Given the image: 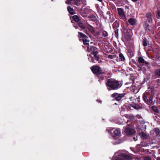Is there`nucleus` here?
Listing matches in <instances>:
<instances>
[{"instance_id": "f257e3e1", "label": "nucleus", "mask_w": 160, "mask_h": 160, "mask_svg": "<svg viewBox=\"0 0 160 160\" xmlns=\"http://www.w3.org/2000/svg\"><path fill=\"white\" fill-rule=\"evenodd\" d=\"M106 85L109 91L118 89L122 85L118 80L112 78L107 80Z\"/></svg>"}, {"instance_id": "f03ea898", "label": "nucleus", "mask_w": 160, "mask_h": 160, "mask_svg": "<svg viewBox=\"0 0 160 160\" xmlns=\"http://www.w3.org/2000/svg\"><path fill=\"white\" fill-rule=\"evenodd\" d=\"M145 16L146 19H145L143 23V27L146 31L148 33H150L151 30L149 24L152 23L153 16L151 12H149L146 13Z\"/></svg>"}, {"instance_id": "7ed1b4c3", "label": "nucleus", "mask_w": 160, "mask_h": 160, "mask_svg": "<svg viewBox=\"0 0 160 160\" xmlns=\"http://www.w3.org/2000/svg\"><path fill=\"white\" fill-rule=\"evenodd\" d=\"M153 98V94L152 92H146L142 95V99L145 103L148 105L152 104Z\"/></svg>"}, {"instance_id": "20e7f679", "label": "nucleus", "mask_w": 160, "mask_h": 160, "mask_svg": "<svg viewBox=\"0 0 160 160\" xmlns=\"http://www.w3.org/2000/svg\"><path fill=\"white\" fill-rule=\"evenodd\" d=\"M92 71L96 76L98 75L99 74H105V73L101 69V67L97 65H94L90 68Z\"/></svg>"}, {"instance_id": "39448f33", "label": "nucleus", "mask_w": 160, "mask_h": 160, "mask_svg": "<svg viewBox=\"0 0 160 160\" xmlns=\"http://www.w3.org/2000/svg\"><path fill=\"white\" fill-rule=\"evenodd\" d=\"M126 94L125 93H119L115 92L111 95V97L113 98V100L119 102L123 100V98L125 97Z\"/></svg>"}, {"instance_id": "423d86ee", "label": "nucleus", "mask_w": 160, "mask_h": 160, "mask_svg": "<svg viewBox=\"0 0 160 160\" xmlns=\"http://www.w3.org/2000/svg\"><path fill=\"white\" fill-rule=\"evenodd\" d=\"M137 60L140 66L142 67L145 66L148 69L150 68L149 63L145 61L142 57H138L137 58Z\"/></svg>"}, {"instance_id": "0eeeda50", "label": "nucleus", "mask_w": 160, "mask_h": 160, "mask_svg": "<svg viewBox=\"0 0 160 160\" xmlns=\"http://www.w3.org/2000/svg\"><path fill=\"white\" fill-rule=\"evenodd\" d=\"M78 37H79V40L82 41L84 45H88V42L89 41L88 39V38L83 33L78 32Z\"/></svg>"}, {"instance_id": "6e6552de", "label": "nucleus", "mask_w": 160, "mask_h": 160, "mask_svg": "<svg viewBox=\"0 0 160 160\" xmlns=\"http://www.w3.org/2000/svg\"><path fill=\"white\" fill-rule=\"evenodd\" d=\"M124 128V132L126 134L128 135L133 134L136 132L135 130L129 127V124L127 125V126L123 128Z\"/></svg>"}, {"instance_id": "1a4fd4ad", "label": "nucleus", "mask_w": 160, "mask_h": 160, "mask_svg": "<svg viewBox=\"0 0 160 160\" xmlns=\"http://www.w3.org/2000/svg\"><path fill=\"white\" fill-rule=\"evenodd\" d=\"M130 158V156L124 153H121L117 158L115 160H127Z\"/></svg>"}, {"instance_id": "9d476101", "label": "nucleus", "mask_w": 160, "mask_h": 160, "mask_svg": "<svg viewBox=\"0 0 160 160\" xmlns=\"http://www.w3.org/2000/svg\"><path fill=\"white\" fill-rule=\"evenodd\" d=\"M89 61L92 63H95L97 61L98 63H100L101 61L99 60V57H94L92 56H90L88 58Z\"/></svg>"}, {"instance_id": "9b49d317", "label": "nucleus", "mask_w": 160, "mask_h": 160, "mask_svg": "<svg viewBox=\"0 0 160 160\" xmlns=\"http://www.w3.org/2000/svg\"><path fill=\"white\" fill-rule=\"evenodd\" d=\"M129 104L130 106L136 110L141 109L142 108V107L140 106L138 104L133 102H131Z\"/></svg>"}, {"instance_id": "f8f14e48", "label": "nucleus", "mask_w": 160, "mask_h": 160, "mask_svg": "<svg viewBox=\"0 0 160 160\" xmlns=\"http://www.w3.org/2000/svg\"><path fill=\"white\" fill-rule=\"evenodd\" d=\"M87 50L89 52H93V51H97L98 48L95 46H90L88 44L87 46Z\"/></svg>"}, {"instance_id": "ddd939ff", "label": "nucleus", "mask_w": 160, "mask_h": 160, "mask_svg": "<svg viewBox=\"0 0 160 160\" xmlns=\"http://www.w3.org/2000/svg\"><path fill=\"white\" fill-rule=\"evenodd\" d=\"M148 38V37L147 38L143 36L142 37V44L144 47L147 46L149 42L147 38Z\"/></svg>"}, {"instance_id": "4468645a", "label": "nucleus", "mask_w": 160, "mask_h": 160, "mask_svg": "<svg viewBox=\"0 0 160 160\" xmlns=\"http://www.w3.org/2000/svg\"><path fill=\"white\" fill-rule=\"evenodd\" d=\"M118 15L122 18H125V15L124 13V11L121 8H118Z\"/></svg>"}, {"instance_id": "2eb2a0df", "label": "nucleus", "mask_w": 160, "mask_h": 160, "mask_svg": "<svg viewBox=\"0 0 160 160\" xmlns=\"http://www.w3.org/2000/svg\"><path fill=\"white\" fill-rule=\"evenodd\" d=\"M77 24L82 30H84L86 28L85 24L82 21H80L77 23Z\"/></svg>"}, {"instance_id": "dca6fc26", "label": "nucleus", "mask_w": 160, "mask_h": 160, "mask_svg": "<svg viewBox=\"0 0 160 160\" xmlns=\"http://www.w3.org/2000/svg\"><path fill=\"white\" fill-rule=\"evenodd\" d=\"M128 22L132 26H134L137 24V20L134 18H131L128 19Z\"/></svg>"}, {"instance_id": "f3484780", "label": "nucleus", "mask_w": 160, "mask_h": 160, "mask_svg": "<svg viewBox=\"0 0 160 160\" xmlns=\"http://www.w3.org/2000/svg\"><path fill=\"white\" fill-rule=\"evenodd\" d=\"M104 51L106 52H111L112 51L111 47L109 45H106L104 46Z\"/></svg>"}, {"instance_id": "a211bd4d", "label": "nucleus", "mask_w": 160, "mask_h": 160, "mask_svg": "<svg viewBox=\"0 0 160 160\" xmlns=\"http://www.w3.org/2000/svg\"><path fill=\"white\" fill-rule=\"evenodd\" d=\"M104 74H99L98 75L96 76L98 78V81L100 82H101L104 80L105 78Z\"/></svg>"}, {"instance_id": "6ab92c4d", "label": "nucleus", "mask_w": 160, "mask_h": 160, "mask_svg": "<svg viewBox=\"0 0 160 160\" xmlns=\"http://www.w3.org/2000/svg\"><path fill=\"white\" fill-rule=\"evenodd\" d=\"M142 139H148L149 137L148 136L146 133H144L143 132H142L139 135Z\"/></svg>"}, {"instance_id": "aec40b11", "label": "nucleus", "mask_w": 160, "mask_h": 160, "mask_svg": "<svg viewBox=\"0 0 160 160\" xmlns=\"http://www.w3.org/2000/svg\"><path fill=\"white\" fill-rule=\"evenodd\" d=\"M74 4L77 6H78L79 8L81 7L82 8L81 6V0H74Z\"/></svg>"}, {"instance_id": "412c9836", "label": "nucleus", "mask_w": 160, "mask_h": 160, "mask_svg": "<svg viewBox=\"0 0 160 160\" xmlns=\"http://www.w3.org/2000/svg\"><path fill=\"white\" fill-rule=\"evenodd\" d=\"M72 20H73L75 22L78 23L80 21L79 17L77 15H74L72 17Z\"/></svg>"}, {"instance_id": "4be33fe9", "label": "nucleus", "mask_w": 160, "mask_h": 160, "mask_svg": "<svg viewBox=\"0 0 160 160\" xmlns=\"http://www.w3.org/2000/svg\"><path fill=\"white\" fill-rule=\"evenodd\" d=\"M67 9L69 13L71 15H73L75 13V12L72 8L70 6H68L67 7Z\"/></svg>"}, {"instance_id": "5701e85b", "label": "nucleus", "mask_w": 160, "mask_h": 160, "mask_svg": "<svg viewBox=\"0 0 160 160\" xmlns=\"http://www.w3.org/2000/svg\"><path fill=\"white\" fill-rule=\"evenodd\" d=\"M119 26V22L117 21L114 22L113 24L112 27L114 29H118V28Z\"/></svg>"}, {"instance_id": "b1692460", "label": "nucleus", "mask_w": 160, "mask_h": 160, "mask_svg": "<svg viewBox=\"0 0 160 160\" xmlns=\"http://www.w3.org/2000/svg\"><path fill=\"white\" fill-rule=\"evenodd\" d=\"M98 53V50L96 51H93V52H91L90 53V55L94 57H99L97 55V54Z\"/></svg>"}, {"instance_id": "393cba45", "label": "nucleus", "mask_w": 160, "mask_h": 160, "mask_svg": "<svg viewBox=\"0 0 160 160\" xmlns=\"http://www.w3.org/2000/svg\"><path fill=\"white\" fill-rule=\"evenodd\" d=\"M124 37L126 40L128 41L130 39L131 35L128 32H127L125 33L124 35Z\"/></svg>"}, {"instance_id": "a878e982", "label": "nucleus", "mask_w": 160, "mask_h": 160, "mask_svg": "<svg viewBox=\"0 0 160 160\" xmlns=\"http://www.w3.org/2000/svg\"><path fill=\"white\" fill-rule=\"evenodd\" d=\"M151 108L155 112L157 113H158L159 112V110L158 109L157 107L155 105L152 106L151 107Z\"/></svg>"}, {"instance_id": "bb28decb", "label": "nucleus", "mask_w": 160, "mask_h": 160, "mask_svg": "<svg viewBox=\"0 0 160 160\" xmlns=\"http://www.w3.org/2000/svg\"><path fill=\"white\" fill-rule=\"evenodd\" d=\"M87 29L92 33L94 31L93 27L91 25H88L87 27Z\"/></svg>"}, {"instance_id": "cd10ccee", "label": "nucleus", "mask_w": 160, "mask_h": 160, "mask_svg": "<svg viewBox=\"0 0 160 160\" xmlns=\"http://www.w3.org/2000/svg\"><path fill=\"white\" fill-rule=\"evenodd\" d=\"M113 133L115 136H119L120 134V131L118 129H115L113 131Z\"/></svg>"}, {"instance_id": "c85d7f7f", "label": "nucleus", "mask_w": 160, "mask_h": 160, "mask_svg": "<svg viewBox=\"0 0 160 160\" xmlns=\"http://www.w3.org/2000/svg\"><path fill=\"white\" fill-rule=\"evenodd\" d=\"M119 59L121 61H124L125 59V58L123 55L121 53L119 54Z\"/></svg>"}, {"instance_id": "c756f323", "label": "nucleus", "mask_w": 160, "mask_h": 160, "mask_svg": "<svg viewBox=\"0 0 160 160\" xmlns=\"http://www.w3.org/2000/svg\"><path fill=\"white\" fill-rule=\"evenodd\" d=\"M137 132L138 133V135H139L140 133V132H143V130H142L141 127L140 126H137Z\"/></svg>"}, {"instance_id": "7c9ffc66", "label": "nucleus", "mask_w": 160, "mask_h": 160, "mask_svg": "<svg viewBox=\"0 0 160 160\" xmlns=\"http://www.w3.org/2000/svg\"><path fill=\"white\" fill-rule=\"evenodd\" d=\"M154 132L157 136H160V130L158 128H156L154 129Z\"/></svg>"}, {"instance_id": "2f4dec72", "label": "nucleus", "mask_w": 160, "mask_h": 160, "mask_svg": "<svg viewBox=\"0 0 160 160\" xmlns=\"http://www.w3.org/2000/svg\"><path fill=\"white\" fill-rule=\"evenodd\" d=\"M118 31L119 30L118 29H115L114 31L115 36L117 38H118Z\"/></svg>"}, {"instance_id": "473e14b6", "label": "nucleus", "mask_w": 160, "mask_h": 160, "mask_svg": "<svg viewBox=\"0 0 160 160\" xmlns=\"http://www.w3.org/2000/svg\"><path fill=\"white\" fill-rule=\"evenodd\" d=\"M156 16L157 19H160V10H158L156 13Z\"/></svg>"}, {"instance_id": "72a5a7b5", "label": "nucleus", "mask_w": 160, "mask_h": 160, "mask_svg": "<svg viewBox=\"0 0 160 160\" xmlns=\"http://www.w3.org/2000/svg\"><path fill=\"white\" fill-rule=\"evenodd\" d=\"M155 74L157 76L160 77V69H158L156 70Z\"/></svg>"}, {"instance_id": "f704fd0d", "label": "nucleus", "mask_w": 160, "mask_h": 160, "mask_svg": "<svg viewBox=\"0 0 160 160\" xmlns=\"http://www.w3.org/2000/svg\"><path fill=\"white\" fill-rule=\"evenodd\" d=\"M102 36L105 37H107L108 36V33L107 32L105 31H104L102 32Z\"/></svg>"}, {"instance_id": "c9c22d12", "label": "nucleus", "mask_w": 160, "mask_h": 160, "mask_svg": "<svg viewBox=\"0 0 160 160\" xmlns=\"http://www.w3.org/2000/svg\"><path fill=\"white\" fill-rule=\"evenodd\" d=\"M108 57L109 58L113 59V58H115L116 57V55H109L108 56Z\"/></svg>"}, {"instance_id": "e433bc0d", "label": "nucleus", "mask_w": 160, "mask_h": 160, "mask_svg": "<svg viewBox=\"0 0 160 160\" xmlns=\"http://www.w3.org/2000/svg\"><path fill=\"white\" fill-rule=\"evenodd\" d=\"M128 119L132 121H133L134 120V117L133 116L130 115L128 117Z\"/></svg>"}, {"instance_id": "4c0bfd02", "label": "nucleus", "mask_w": 160, "mask_h": 160, "mask_svg": "<svg viewBox=\"0 0 160 160\" xmlns=\"http://www.w3.org/2000/svg\"><path fill=\"white\" fill-rule=\"evenodd\" d=\"M151 158L149 156H147L144 158V160H151Z\"/></svg>"}, {"instance_id": "58836bf2", "label": "nucleus", "mask_w": 160, "mask_h": 160, "mask_svg": "<svg viewBox=\"0 0 160 160\" xmlns=\"http://www.w3.org/2000/svg\"><path fill=\"white\" fill-rule=\"evenodd\" d=\"M84 30V32L87 34L88 35V36H90V33H89L88 32V30H87V29H84V30Z\"/></svg>"}, {"instance_id": "ea45409f", "label": "nucleus", "mask_w": 160, "mask_h": 160, "mask_svg": "<svg viewBox=\"0 0 160 160\" xmlns=\"http://www.w3.org/2000/svg\"><path fill=\"white\" fill-rule=\"evenodd\" d=\"M111 13L109 11H108L107 12V14L108 15V18L110 19H111Z\"/></svg>"}, {"instance_id": "a19ab883", "label": "nucleus", "mask_w": 160, "mask_h": 160, "mask_svg": "<svg viewBox=\"0 0 160 160\" xmlns=\"http://www.w3.org/2000/svg\"><path fill=\"white\" fill-rule=\"evenodd\" d=\"M113 45L116 48H117L118 46L115 41H113Z\"/></svg>"}, {"instance_id": "79ce46f5", "label": "nucleus", "mask_w": 160, "mask_h": 160, "mask_svg": "<svg viewBox=\"0 0 160 160\" xmlns=\"http://www.w3.org/2000/svg\"><path fill=\"white\" fill-rule=\"evenodd\" d=\"M134 77L133 76H130V77L129 79L132 82L133 81Z\"/></svg>"}, {"instance_id": "37998d69", "label": "nucleus", "mask_w": 160, "mask_h": 160, "mask_svg": "<svg viewBox=\"0 0 160 160\" xmlns=\"http://www.w3.org/2000/svg\"><path fill=\"white\" fill-rule=\"evenodd\" d=\"M129 99L131 101H133V100H134V98L133 97H129Z\"/></svg>"}, {"instance_id": "c03bdc74", "label": "nucleus", "mask_w": 160, "mask_h": 160, "mask_svg": "<svg viewBox=\"0 0 160 160\" xmlns=\"http://www.w3.org/2000/svg\"><path fill=\"white\" fill-rule=\"evenodd\" d=\"M133 139L135 141H136L138 140L137 136L136 137H134L133 138Z\"/></svg>"}, {"instance_id": "a18cd8bd", "label": "nucleus", "mask_w": 160, "mask_h": 160, "mask_svg": "<svg viewBox=\"0 0 160 160\" xmlns=\"http://www.w3.org/2000/svg\"><path fill=\"white\" fill-rule=\"evenodd\" d=\"M130 116V115H128V114H126L125 115V117L127 118H128L129 116Z\"/></svg>"}, {"instance_id": "49530a36", "label": "nucleus", "mask_w": 160, "mask_h": 160, "mask_svg": "<svg viewBox=\"0 0 160 160\" xmlns=\"http://www.w3.org/2000/svg\"><path fill=\"white\" fill-rule=\"evenodd\" d=\"M97 101L98 102H99V103H102V101L99 100H97Z\"/></svg>"}, {"instance_id": "de8ad7c7", "label": "nucleus", "mask_w": 160, "mask_h": 160, "mask_svg": "<svg viewBox=\"0 0 160 160\" xmlns=\"http://www.w3.org/2000/svg\"><path fill=\"white\" fill-rule=\"evenodd\" d=\"M157 160H160V157H158L156 158Z\"/></svg>"}, {"instance_id": "09e8293b", "label": "nucleus", "mask_w": 160, "mask_h": 160, "mask_svg": "<svg viewBox=\"0 0 160 160\" xmlns=\"http://www.w3.org/2000/svg\"><path fill=\"white\" fill-rule=\"evenodd\" d=\"M136 65H137V66L138 67H139V66H138V65L136 62H133Z\"/></svg>"}, {"instance_id": "8fccbe9b", "label": "nucleus", "mask_w": 160, "mask_h": 160, "mask_svg": "<svg viewBox=\"0 0 160 160\" xmlns=\"http://www.w3.org/2000/svg\"><path fill=\"white\" fill-rule=\"evenodd\" d=\"M133 2H136L138 1V0H132Z\"/></svg>"}, {"instance_id": "3c124183", "label": "nucleus", "mask_w": 160, "mask_h": 160, "mask_svg": "<svg viewBox=\"0 0 160 160\" xmlns=\"http://www.w3.org/2000/svg\"><path fill=\"white\" fill-rule=\"evenodd\" d=\"M130 107L129 106H128V109H130Z\"/></svg>"}, {"instance_id": "603ef678", "label": "nucleus", "mask_w": 160, "mask_h": 160, "mask_svg": "<svg viewBox=\"0 0 160 160\" xmlns=\"http://www.w3.org/2000/svg\"><path fill=\"white\" fill-rule=\"evenodd\" d=\"M105 18L107 19V17H105Z\"/></svg>"}, {"instance_id": "864d4df0", "label": "nucleus", "mask_w": 160, "mask_h": 160, "mask_svg": "<svg viewBox=\"0 0 160 160\" xmlns=\"http://www.w3.org/2000/svg\"><path fill=\"white\" fill-rule=\"evenodd\" d=\"M159 28H158V30L159 29Z\"/></svg>"}]
</instances>
